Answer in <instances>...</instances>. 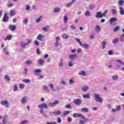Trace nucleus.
Wrapping results in <instances>:
<instances>
[{
    "instance_id": "13",
    "label": "nucleus",
    "mask_w": 124,
    "mask_h": 124,
    "mask_svg": "<svg viewBox=\"0 0 124 124\" xmlns=\"http://www.w3.org/2000/svg\"><path fill=\"white\" fill-rule=\"evenodd\" d=\"M69 59H71V60H75L76 58H77V54H70L69 56Z\"/></svg>"
},
{
    "instance_id": "43",
    "label": "nucleus",
    "mask_w": 124,
    "mask_h": 124,
    "mask_svg": "<svg viewBox=\"0 0 124 124\" xmlns=\"http://www.w3.org/2000/svg\"><path fill=\"white\" fill-rule=\"evenodd\" d=\"M118 3H119V5L122 6L124 3V0H119L118 1Z\"/></svg>"
},
{
    "instance_id": "35",
    "label": "nucleus",
    "mask_w": 124,
    "mask_h": 124,
    "mask_svg": "<svg viewBox=\"0 0 124 124\" xmlns=\"http://www.w3.org/2000/svg\"><path fill=\"white\" fill-rule=\"evenodd\" d=\"M38 63L39 64H40V65H43V64H44V60H39Z\"/></svg>"
},
{
    "instance_id": "64",
    "label": "nucleus",
    "mask_w": 124,
    "mask_h": 124,
    "mask_svg": "<svg viewBox=\"0 0 124 124\" xmlns=\"http://www.w3.org/2000/svg\"><path fill=\"white\" fill-rule=\"evenodd\" d=\"M79 124H85V121L80 120Z\"/></svg>"
},
{
    "instance_id": "39",
    "label": "nucleus",
    "mask_w": 124,
    "mask_h": 124,
    "mask_svg": "<svg viewBox=\"0 0 124 124\" xmlns=\"http://www.w3.org/2000/svg\"><path fill=\"white\" fill-rule=\"evenodd\" d=\"M26 63L28 64V65H30V64H32V61L31 60H27L26 61Z\"/></svg>"
},
{
    "instance_id": "30",
    "label": "nucleus",
    "mask_w": 124,
    "mask_h": 124,
    "mask_svg": "<svg viewBox=\"0 0 124 124\" xmlns=\"http://www.w3.org/2000/svg\"><path fill=\"white\" fill-rule=\"evenodd\" d=\"M70 113V111L69 110H65L63 111V114L64 116H67L68 114Z\"/></svg>"
},
{
    "instance_id": "9",
    "label": "nucleus",
    "mask_w": 124,
    "mask_h": 124,
    "mask_svg": "<svg viewBox=\"0 0 124 124\" xmlns=\"http://www.w3.org/2000/svg\"><path fill=\"white\" fill-rule=\"evenodd\" d=\"M89 89H90V87H89V86H83L81 88V90H82V92H84V93H86L87 91H89Z\"/></svg>"
},
{
    "instance_id": "40",
    "label": "nucleus",
    "mask_w": 124,
    "mask_h": 124,
    "mask_svg": "<svg viewBox=\"0 0 124 124\" xmlns=\"http://www.w3.org/2000/svg\"><path fill=\"white\" fill-rule=\"evenodd\" d=\"M22 82H24V83H30V82H31V80L30 79H24L22 80Z\"/></svg>"
},
{
    "instance_id": "15",
    "label": "nucleus",
    "mask_w": 124,
    "mask_h": 124,
    "mask_svg": "<svg viewBox=\"0 0 124 124\" xmlns=\"http://www.w3.org/2000/svg\"><path fill=\"white\" fill-rule=\"evenodd\" d=\"M115 21H118V19L115 17H111L109 20V23L110 25H112V24H113V22H115Z\"/></svg>"
},
{
    "instance_id": "53",
    "label": "nucleus",
    "mask_w": 124,
    "mask_h": 124,
    "mask_svg": "<svg viewBox=\"0 0 124 124\" xmlns=\"http://www.w3.org/2000/svg\"><path fill=\"white\" fill-rule=\"evenodd\" d=\"M117 62H119V63H120V64H122V65H124V62L123 61H122L121 60H117Z\"/></svg>"
},
{
    "instance_id": "37",
    "label": "nucleus",
    "mask_w": 124,
    "mask_h": 124,
    "mask_svg": "<svg viewBox=\"0 0 124 124\" xmlns=\"http://www.w3.org/2000/svg\"><path fill=\"white\" fill-rule=\"evenodd\" d=\"M72 4H73V2H69L67 3L66 7H70V6H72Z\"/></svg>"
},
{
    "instance_id": "28",
    "label": "nucleus",
    "mask_w": 124,
    "mask_h": 124,
    "mask_svg": "<svg viewBox=\"0 0 124 124\" xmlns=\"http://www.w3.org/2000/svg\"><path fill=\"white\" fill-rule=\"evenodd\" d=\"M81 111L82 112H85L86 113H88V112H89V109H88V108H82L81 109Z\"/></svg>"
},
{
    "instance_id": "51",
    "label": "nucleus",
    "mask_w": 124,
    "mask_h": 124,
    "mask_svg": "<svg viewBox=\"0 0 124 124\" xmlns=\"http://www.w3.org/2000/svg\"><path fill=\"white\" fill-rule=\"evenodd\" d=\"M64 23H67V20H68V18L66 16H64L63 17Z\"/></svg>"
},
{
    "instance_id": "22",
    "label": "nucleus",
    "mask_w": 124,
    "mask_h": 124,
    "mask_svg": "<svg viewBox=\"0 0 124 124\" xmlns=\"http://www.w3.org/2000/svg\"><path fill=\"white\" fill-rule=\"evenodd\" d=\"M40 112L41 114L43 115L44 117H45V118H47V117H48V115L46 114L44 112V110L40 109Z\"/></svg>"
},
{
    "instance_id": "57",
    "label": "nucleus",
    "mask_w": 124,
    "mask_h": 124,
    "mask_svg": "<svg viewBox=\"0 0 124 124\" xmlns=\"http://www.w3.org/2000/svg\"><path fill=\"white\" fill-rule=\"evenodd\" d=\"M15 14L14 13V11H11V12L10 13V15L11 16H14Z\"/></svg>"
},
{
    "instance_id": "34",
    "label": "nucleus",
    "mask_w": 124,
    "mask_h": 124,
    "mask_svg": "<svg viewBox=\"0 0 124 124\" xmlns=\"http://www.w3.org/2000/svg\"><path fill=\"white\" fill-rule=\"evenodd\" d=\"M112 79L113 80H114L115 81H117L118 79H119V76L117 75H114L112 76Z\"/></svg>"
},
{
    "instance_id": "36",
    "label": "nucleus",
    "mask_w": 124,
    "mask_h": 124,
    "mask_svg": "<svg viewBox=\"0 0 124 124\" xmlns=\"http://www.w3.org/2000/svg\"><path fill=\"white\" fill-rule=\"evenodd\" d=\"M83 98H90V94H83Z\"/></svg>"
},
{
    "instance_id": "27",
    "label": "nucleus",
    "mask_w": 124,
    "mask_h": 124,
    "mask_svg": "<svg viewBox=\"0 0 124 124\" xmlns=\"http://www.w3.org/2000/svg\"><path fill=\"white\" fill-rule=\"evenodd\" d=\"M78 118H81L83 120H86V118H85V117L81 113H78Z\"/></svg>"
},
{
    "instance_id": "8",
    "label": "nucleus",
    "mask_w": 124,
    "mask_h": 124,
    "mask_svg": "<svg viewBox=\"0 0 124 124\" xmlns=\"http://www.w3.org/2000/svg\"><path fill=\"white\" fill-rule=\"evenodd\" d=\"M61 40V38L59 36L56 37V42H55V47H59V41Z\"/></svg>"
},
{
    "instance_id": "24",
    "label": "nucleus",
    "mask_w": 124,
    "mask_h": 124,
    "mask_svg": "<svg viewBox=\"0 0 124 124\" xmlns=\"http://www.w3.org/2000/svg\"><path fill=\"white\" fill-rule=\"evenodd\" d=\"M53 114H54V115H61V114H62V111L61 110H57L53 111Z\"/></svg>"
},
{
    "instance_id": "49",
    "label": "nucleus",
    "mask_w": 124,
    "mask_h": 124,
    "mask_svg": "<svg viewBox=\"0 0 124 124\" xmlns=\"http://www.w3.org/2000/svg\"><path fill=\"white\" fill-rule=\"evenodd\" d=\"M111 13L113 15H116V14H117V10H116V9H112L111 11Z\"/></svg>"
},
{
    "instance_id": "11",
    "label": "nucleus",
    "mask_w": 124,
    "mask_h": 124,
    "mask_svg": "<svg viewBox=\"0 0 124 124\" xmlns=\"http://www.w3.org/2000/svg\"><path fill=\"white\" fill-rule=\"evenodd\" d=\"M95 17H96V18H102L101 12H97L96 15L95 16Z\"/></svg>"
},
{
    "instance_id": "4",
    "label": "nucleus",
    "mask_w": 124,
    "mask_h": 124,
    "mask_svg": "<svg viewBox=\"0 0 124 124\" xmlns=\"http://www.w3.org/2000/svg\"><path fill=\"white\" fill-rule=\"evenodd\" d=\"M28 101H29V97L28 96H25L21 98V102L22 104H26Z\"/></svg>"
},
{
    "instance_id": "14",
    "label": "nucleus",
    "mask_w": 124,
    "mask_h": 124,
    "mask_svg": "<svg viewBox=\"0 0 124 124\" xmlns=\"http://www.w3.org/2000/svg\"><path fill=\"white\" fill-rule=\"evenodd\" d=\"M101 30V28L99 25H96L95 27V31L96 32H99Z\"/></svg>"
},
{
    "instance_id": "61",
    "label": "nucleus",
    "mask_w": 124,
    "mask_h": 124,
    "mask_svg": "<svg viewBox=\"0 0 124 124\" xmlns=\"http://www.w3.org/2000/svg\"><path fill=\"white\" fill-rule=\"evenodd\" d=\"M69 83L71 84H74V83H75V81H74L73 79H70L69 80Z\"/></svg>"
},
{
    "instance_id": "59",
    "label": "nucleus",
    "mask_w": 124,
    "mask_h": 124,
    "mask_svg": "<svg viewBox=\"0 0 124 124\" xmlns=\"http://www.w3.org/2000/svg\"><path fill=\"white\" fill-rule=\"evenodd\" d=\"M76 40H77V41H78V42L79 44L80 45H82V42H81V41H80V39H78V38H76Z\"/></svg>"
},
{
    "instance_id": "17",
    "label": "nucleus",
    "mask_w": 124,
    "mask_h": 124,
    "mask_svg": "<svg viewBox=\"0 0 124 124\" xmlns=\"http://www.w3.org/2000/svg\"><path fill=\"white\" fill-rule=\"evenodd\" d=\"M121 110V107L120 106H117V108L116 109L113 108L112 109V112H118V111H120Z\"/></svg>"
},
{
    "instance_id": "26",
    "label": "nucleus",
    "mask_w": 124,
    "mask_h": 124,
    "mask_svg": "<svg viewBox=\"0 0 124 124\" xmlns=\"http://www.w3.org/2000/svg\"><path fill=\"white\" fill-rule=\"evenodd\" d=\"M91 15L92 14H91V12H90V11H87L85 13V16H86L87 17H90V16H91Z\"/></svg>"
},
{
    "instance_id": "25",
    "label": "nucleus",
    "mask_w": 124,
    "mask_h": 124,
    "mask_svg": "<svg viewBox=\"0 0 124 124\" xmlns=\"http://www.w3.org/2000/svg\"><path fill=\"white\" fill-rule=\"evenodd\" d=\"M119 9H120V13L121 15H124V9L123 8V7H119Z\"/></svg>"
},
{
    "instance_id": "29",
    "label": "nucleus",
    "mask_w": 124,
    "mask_h": 124,
    "mask_svg": "<svg viewBox=\"0 0 124 124\" xmlns=\"http://www.w3.org/2000/svg\"><path fill=\"white\" fill-rule=\"evenodd\" d=\"M78 75H82V76H85L87 75V73L86 72H85V71H82L80 73H78Z\"/></svg>"
},
{
    "instance_id": "62",
    "label": "nucleus",
    "mask_w": 124,
    "mask_h": 124,
    "mask_svg": "<svg viewBox=\"0 0 124 124\" xmlns=\"http://www.w3.org/2000/svg\"><path fill=\"white\" fill-rule=\"evenodd\" d=\"M31 9V6H30V5H28L26 6V10H30Z\"/></svg>"
},
{
    "instance_id": "18",
    "label": "nucleus",
    "mask_w": 124,
    "mask_h": 124,
    "mask_svg": "<svg viewBox=\"0 0 124 124\" xmlns=\"http://www.w3.org/2000/svg\"><path fill=\"white\" fill-rule=\"evenodd\" d=\"M106 42H105V41H103L101 43V45H102V49H105V48H106Z\"/></svg>"
},
{
    "instance_id": "10",
    "label": "nucleus",
    "mask_w": 124,
    "mask_h": 124,
    "mask_svg": "<svg viewBox=\"0 0 124 124\" xmlns=\"http://www.w3.org/2000/svg\"><path fill=\"white\" fill-rule=\"evenodd\" d=\"M11 39H12V35L10 34L9 35L7 36L6 38L4 39V40L5 41H7V40L10 41Z\"/></svg>"
},
{
    "instance_id": "55",
    "label": "nucleus",
    "mask_w": 124,
    "mask_h": 124,
    "mask_svg": "<svg viewBox=\"0 0 124 124\" xmlns=\"http://www.w3.org/2000/svg\"><path fill=\"white\" fill-rule=\"evenodd\" d=\"M43 89L44 91H48V87L47 86L43 85Z\"/></svg>"
},
{
    "instance_id": "63",
    "label": "nucleus",
    "mask_w": 124,
    "mask_h": 124,
    "mask_svg": "<svg viewBox=\"0 0 124 124\" xmlns=\"http://www.w3.org/2000/svg\"><path fill=\"white\" fill-rule=\"evenodd\" d=\"M68 65L70 67H71V66H72V65H73V63H72V61L69 62Z\"/></svg>"
},
{
    "instance_id": "3",
    "label": "nucleus",
    "mask_w": 124,
    "mask_h": 124,
    "mask_svg": "<svg viewBox=\"0 0 124 124\" xmlns=\"http://www.w3.org/2000/svg\"><path fill=\"white\" fill-rule=\"evenodd\" d=\"M38 108L41 109V110H43V108H44L45 109H48V105H47L46 103H44L41 105H39Z\"/></svg>"
},
{
    "instance_id": "20",
    "label": "nucleus",
    "mask_w": 124,
    "mask_h": 124,
    "mask_svg": "<svg viewBox=\"0 0 124 124\" xmlns=\"http://www.w3.org/2000/svg\"><path fill=\"white\" fill-rule=\"evenodd\" d=\"M20 46L21 48H25V47H26V46H28V45L27 44V43H24L23 42H21L20 43Z\"/></svg>"
},
{
    "instance_id": "58",
    "label": "nucleus",
    "mask_w": 124,
    "mask_h": 124,
    "mask_svg": "<svg viewBox=\"0 0 124 124\" xmlns=\"http://www.w3.org/2000/svg\"><path fill=\"white\" fill-rule=\"evenodd\" d=\"M67 121L68 123H70V122H72V118H71V117H68L67 118Z\"/></svg>"
},
{
    "instance_id": "46",
    "label": "nucleus",
    "mask_w": 124,
    "mask_h": 124,
    "mask_svg": "<svg viewBox=\"0 0 124 124\" xmlns=\"http://www.w3.org/2000/svg\"><path fill=\"white\" fill-rule=\"evenodd\" d=\"M14 92H17L18 91V87H17V84H15L14 86Z\"/></svg>"
},
{
    "instance_id": "31",
    "label": "nucleus",
    "mask_w": 124,
    "mask_h": 124,
    "mask_svg": "<svg viewBox=\"0 0 124 124\" xmlns=\"http://www.w3.org/2000/svg\"><path fill=\"white\" fill-rule=\"evenodd\" d=\"M37 39H38V40H40V41H42V35H41V34H39Z\"/></svg>"
},
{
    "instance_id": "1",
    "label": "nucleus",
    "mask_w": 124,
    "mask_h": 124,
    "mask_svg": "<svg viewBox=\"0 0 124 124\" xmlns=\"http://www.w3.org/2000/svg\"><path fill=\"white\" fill-rule=\"evenodd\" d=\"M94 97H95V100L97 102H100V103H102L103 102V99L102 98L100 97V95L95 93L94 94Z\"/></svg>"
},
{
    "instance_id": "38",
    "label": "nucleus",
    "mask_w": 124,
    "mask_h": 124,
    "mask_svg": "<svg viewBox=\"0 0 124 124\" xmlns=\"http://www.w3.org/2000/svg\"><path fill=\"white\" fill-rule=\"evenodd\" d=\"M65 108H67V109H72V107H71V105L70 104L66 105L65 106Z\"/></svg>"
},
{
    "instance_id": "16",
    "label": "nucleus",
    "mask_w": 124,
    "mask_h": 124,
    "mask_svg": "<svg viewBox=\"0 0 124 124\" xmlns=\"http://www.w3.org/2000/svg\"><path fill=\"white\" fill-rule=\"evenodd\" d=\"M7 21H8V16H7V14H5L3 18V22H7Z\"/></svg>"
},
{
    "instance_id": "47",
    "label": "nucleus",
    "mask_w": 124,
    "mask_h": 124,
    "mask_svg": "<svg viewBox=\"0 0 124 124\" xmlns=\"http://www.w3.org/2000/svg\"><path fill=\"white\" fill-rule=\"evenodd\" d=\"M120 30V26H116L114 29V31L115 32L116 31H118Z\"/></svg>"
},
{
    "instance_id": "48",
    "label": "nucleus",
    "mask_w": 124,
    "mask_h": 124,
    "mask_svg": "<svg viewBox=\"0 0 124 124\" xmlns=\"http://www.w3.org/2000/svg\"><path fill=\"white\" fill-rule=\"evenodd\" d=\"M4 78L6 81H10V78L8 75H5Z\"/></svg>"
},
{
    "instance_id": "23",
    "label": "nucleus",
    "mask_w": 124,
    "mask_h": 124,
    "mask_svg": "<svg viewBox=\"0 0 124 124\" xmlns=\"http://www.w3.org/2000/svg\"><path fill=\"white\" fill-rule=\"evenodd\" d=\"M119 38L116 37L113 41H112V43L113 44H116V43H118L119 42Z\"/></svg>"
},
{
    "instance_id": "50",
    "label": "nucleus",
    "mask_w": 124,
    "mask_h": 124,
    "mask_svg": "<svg viewBox=\"0 0 124 124\" xmlns=\"http://www.w3.org/2000/svg\"><path fill=\"white\" fill-rule=\"evenodd\" d=\"M70 28L71 29V30L72 31H76V26H75L74 25H71L70 26Z\"/></svg>"
},
{
    "instance_id": "44",
    "label": "nucleus",
    "mask_w": 124,
    "mask_h": 124,
    "mask_svg": "<svg viewBox=\"0 0 124 124\" xmlns=\"http://www.w3.org/2000/svg\"><path fill=\"white\" fill-rule=\"evenodd\" d=\"M43 31H49V26H46L43 28Z\"/></svg>"
},
{
    "instance_id": "56",
    "label": "nucleus",
    "mask_w": 124,
    "mask_h": 124,
    "mask_svg": "<svg viewBox=\"0 0 124 124\" xmlns=\"http://www.w3.org/2000/svg\"><path fill=\"white\" fill-rule=\"evenodd\" d=\"M61 62H60L59 63V66H60V67H62V66H63V62H62V59H61Z\"/></svg>"
},
{
    "instance_id": "60",
    "label": "nucleus",
    "mask_w": 124,
    "mask_h": 124,
    "mask_svg": "<svg viewBox=\"0 0 124 124\" xmlns=\"http://www.w3.org/2000/svg\"><path fill=\"white\" fill-rule=\"evenodd\" d=\"M46 124H57V122H47Z\"/></svg>"
},
{
    "instance_id": "54",
    "label": "nucleus",
    "mask_w": 124,
    "mask_h": 124,
    "mask_svg": "<svg viewBox=\"0 0 124 124\" xmlns=\"http://www.w3.org/2000/svg\"><path fill=\"white\" fill-rule=\"evenodd\" d=\"M13 5H14L13 3H9L7 4V6L9 8L12 7L13 6Z\"/></svg>"
},
{
    "instance_id": "33",
    "label": "nucleus",
    "mask_w": 124,
    "mask_h": 124,
    "mask_svg": "<svg viewBox=\"0 0 124 124\" xmlns=\"http://www.w3.org/2000/svg\"><path fill=\"white\" fill-rule=\"evenodd\" d=\"M29 124V121L28 120H23L21 121L20 124Z\"/></svg>"
},
{
    "instance_id": "6",
    "label": "nucleus",
    "mask_w": 124,
    "mask_h": 124,
    "mask_svg": "<svg viewBox=\"0 0 124 124\" xmlns=\"http://www.w3.org/2000/svg\"><path fill=\"white\" fill-rule=\"evenodd\" d=\"M73 103L77 105H81L82 104V100L80 99H75L74 100Z\"/></svg>"
},
{
    "instance_id": "19",
    "label": "nucleus",
    "mask_w": 124,
    "mask_h": 124,
    "mask_svg": "<svg viewBox=\"0 0 124 124\" xmlns=\"http://www.w3.org/2000/svg\"><path fill=\"white\" fill-rule=\"evenodd\" d=\"M80 46L83 47V48H85V49H89L90 47V46L87 44H81V45Z\"/></svg>"
},
{
    "instance_id": "32",
    "label": "nucleus",
    "mask_w": 124,
    "mask_h": 124,
    "mask_svg": "<svg viewBox=\"0 0 124 124\" xmlns=\"http://www.w3.org/2000/svg\"><path fill=\"white\" fill-rule=\"evenodd\" d=\"M48 86H49L50 88H51V89H52V91H53V92H55V91H56V90H55V89H54V85H53V83H49V84H48Z\"/></svg>"
},
{
    "instance_id": "12",
    "label": "nucleus",
    "mask_w": 124,
    "mask_h": 124,
    "mask_svg": "<svg viewBox=\"0 0 124 124\" xmlns=\"http://www.w3.org/2000/svg\"><path fill=\"white\" fill-rule=\"evenodd\" d=\"M34 73L36 76H37L38 73H41V69H35L34 70Z\"/></svg>"
},
{
    "instance_id": "45",
    "label": "nucleus",
    "mask_w": 124,
    "mask_h": 124,
    "mask_svg": "<svg viewBox=\"0 0 124 124\" xmlns=\"http://www.w3.org/2000/svg\"><path fill=\"white\" fill-rule=\"evenodd\" d=\"M41 19H42V16H41L39 18H38L36 19V23H39V22H40L41 21Z\"/></svg>"
},
{
    "instance_id": "52",
    "label": "nucleus",
    "mask_w": 124,
    "mask_h": 124,
    "mask_svg": "<svg viewBox=\"0 0 124 124\" xmlns=\"http://www.w3.org/2000/svg\"><path fill=\"white\" fill-rule=\"evenodd\" d=\"M62 37L64 39H66V38H68V36L66 34H63L62 35Z\"/></svg>"
},
{
    "instance_id": "5",
    "label": "nucleus",
    "mask_w": 124,
    "mask_h": 124,
    "mask_svg": "<svg viewBox=\"0 0 124 124\" xmlns=\"http://www.w3.org/2000/svg\"><path fill=\"white\" fill-rule=\"evenodd\" d=\"M1 105L5 106L6 108H9V105H8V102L7 100H2L0 102Z\"/></svg>"
},
{
    "instance_id": "21",
    "label": "nucleus",
    "mask_w": 124,
    "mask_h": 124,
    "mask_svg": "<svg viewBox=\"0 0 124 124\" xmlns=\"http://www.w3.org/2000/svg\"><path fill=\"white\" fill-rule=\"evenodd\" d=\"M60 11H61V8L59 7H55L53 10L54 13H58V12H60Z\"/></svg>"
},
{
    "instance_id": "7",
    "label": "nucleus",
    "mask_w": 124,
    "mask_h": 124,
    "mask_svg": "<svg viewBox=\"0 0 124 124\" xmlns=\"http://www.w3.org/2000/svg\"><path fill=\"white\" fill-rule=\"evenodd\" d=\"M9 29L12 31H15V30H16V25H12L10 24L9 26Z\"/></svg>"
},
{
    "instance_id": "42",
    "label": "nucleus",
    "mask_w": 124,
    "mask_h": 124,
    "mask_svg": "<svg viewBox=\"0 0 124 124\" xmlns=\"http://www.w3.org/2000/svg\"><path fill=\"white\" fill-rule=\"evenodd\" d=\"M2 122L3 124H6V115L4 116L3 118Z\"/></svg>"
},
{
    "instance_id": "41",
    "label": "nucleus",
    "mask_w": 124,
    "mask_h": 124,
    "mask_svg": "<svg viewBox=\"0 0 124 124\" xmlns=\"http://www.w3.org/2000/svg\"><path fill=\"white\" fill-rule=\"evenodd\" d=\"M95 7V5L94 4H92L89 6V9L91 10H93V8H94Z\"/></svg>"
},
{
    "instance_id": "2",
    "label": "nucleus",
    "mask_w": 124,
    "mask_h": 124,
    "mask_svg": "<svg viewBox=\"0 0 124 124\" xmlns=\"http://www.w3.org/2000/svg\"><path fill=\"white\" fill-rule=\"evenodd\" d=\"M60 103V102L58 100H56L53 103H48V106H50L51 108L56 107L58 104Z\"/></svg>"
}]
</instances>
